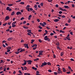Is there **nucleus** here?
I'll list each match as a JSON object with an SVG mask.
<instances>
[{
    "label": "nucleus",
    "instance_id": "obj_1",
    "mask_svg": "<svg viewBox=\"0 0 75 75\" xmlns=\"http://www.w3.org/2000/svg\"><path fill=\"white\" fill-rule=\"evenodd\" d=\"M42 53H43V51H39V55H38V57H40L41 55H42Z\"/></svg>",
    "mask_w": 75,
    "mask_h": 75
},
{
    "label": "nucleus",
    "instance_id": "obj_2",
    "mask_svg": "<svg viewBox=\"0 0 75 75\" xmlns=\"http://www.w3.org/2000/svg\"><path fill=\"white\" fill-rule=\"evenodd\" d=\"M30 6L29 5H27L26 7V9L28 11H30Z\"/></svg>",
    "mask_w": 75,
    "mask_h": 75
},
{
    "label": "nucleus",
    "instance_id": "obj_3",
    "mask_svg": "<svg viewBox=\"0 0 75 75\" xmlns=\"http://www.w3.org/2000/svg\"><path fill=\"white\" fill-rule=\"evenodd\" d=\"M47 65V63L46 62H44L41 65V67H44V66H45V65Z\"/></svg>",
    "mask_w": 75,
    "mask_h": 75
},
{
    "label": "nucleus",
    "instance_id": "obj_4",
    "mask_svg": "<svg viewBox=\"0 0 75 75\" xmlns=\"http://www.w3.org/2000/svg\"><path fill=\"white\" fill-rule=\"evenodd\" d=\"M10 19V17H9V16H7L5 18V21H7L8 20V19Z\"/></svg>",
    "mask_w": 75,
    "mask_h": 75
},
{
    "label": "nucleus",
    "instance_id": "obj_5",
    "mask_svg": "<svg viewBox=\"0 0 75 75\" xmlns=\"http://www.w3.org/2000/svg\"><path fill=\"white\" fill-rule=\"evenodd\" d=\"M57 72L59 74H62V71L61 70V69H59V70H58Z\"/></svg>",
    "mask_w": 75,
    "mask_h": 75
},
{
    "label": "nucleus",
    "instance_id": "obj_6",
    "mask_svg": "<svg viewBox=\"0 0 75 75\" xmlns=\"http://www.w3.org/2000/svg\"><path fill=\"white\" fill-rule=\"evenodd\" d=\"M27 62H28V64H31L32 62V61L30 60H29L27 61Z\"/></svg>",
    "mask_w": 75,
    "mask_h": 75
},
{
    "label": "nucleus",
    "instance_id": "obj_7",
    "mask_svg": "<svg viewBox=\"0 0 75 75\" xmlns=\"http://www.w3.org/2000/svg\"><path fill=\"white\" fill-rule=\"evenodd\" d=\"M6 10H8L9 11H11V9L9 8V7H7L6 8Z\"/></svg>",
    "mask_w": 75,
    "mask_h": 75
},
{
    "label": "nucleus",
    "instance_id": "obj_8",
    "mask_svg": "<svg viewBox=\"0 0 75 75\" xmlns=\"http://www.w3.org/2000/svg\"><path fill=\"white\" fill-rule=\"evenodd\" d=\"M20 14V15H21L22 14V13L20 11H18L16 13V15H19Z\"/></svg>",
    "mask_w": 75,
    "mask_h": 75
},
{
    "label": "nucleus",
    "instance_id": "obj_9",
    "mask_svg": "<svg viewBox=\"0 0 75 75\" xmlns=\"http://www.w3.org/2000/svg\"><path fill=\"white\" fill-rule=\"evenodd\" d=\"M24 46H25V48H28V44H25L24 45Z\"/></svg>",
    "mask_w": 75,
    "mask_h": 75
},
{
    "label": "nucleus",
    "instance_id": "obj_10",
    "mask_svg": "<svg viewBox=\"0 0 75 75\" xmlns=\"http://www.w3.org/2000/svg\"><path fill=\"white\" fill-rule=\"evenodd\" d=\"M31 17H32V15H29L28 17V20H31Z\"/></svg>",
    "mask_w": 75,
    "mask_h": 75
},
{
    "label": "nucleus",
    "instance_id": "obj_11",
    "mask_svg": "<svg viewBox=\"0 0 75 75\" xmlns=\"http://www.w3.org/2000/svg\"><path fill=\"white\" fill-rule=\"evenodd\" d=\"M25 51V49H23L19 51L20 52H23V51Z\"/></svg>",
    "mask_w": 75,
    "mask_h": 75
},
{
    "label": "nucleus",
    "instance_id": "obj_12",
    "mask_svg": "<svg viewBox=\"0 0 75 75\" xmlns=\"http://www.w3.org/2000/svg\"><path fill=\"white\" fill-rule=\"evenodd\" d=\"M48 38L47 36H46L44 38V40H45V41L47 40V39Z\"/></svg>",
    "mask_w": 75,
    "mask_h": 75
},
{
    "label": "nucleus",
    "instance_id": "obj_13",
    "mask_svg": "<svg viewBox=\"0 0 75 75\" xmlns=\"http://www.w3.org/2000/svg\"><path fill=\"white\" fill-rule=\"evenodd\" d=\"M32 68L34 70H35V71H36V70L37 69V68L34 67H32Z\"/></svg>",
    "mask_w": 75,
    "mask_h": 75
},
{
    "label": "nucleus",
    "instance_id": "obj_14",
    "mask_svg": "<svg viewBox=\"0 0 75 75\" xmlns=\"http://www.w3.org/2000/svg\"><path fill=\"white\" fill-rule=\"evenodd\" d=\"M40 24L41 25H42V27H45L44 25V24L42 23H40Z\"/></svg>",
    "mask_w": 75,
    "mask_h": 75
},
{
    "label": "nucleus",
    "instance_id": "obj_15",
    "mask_svg": "<svg viewBox=\"0 0 75 75\" xmlns=\"http://www.w3.org/2000/svg\"><path fill=\"white\" fill-rule=\"evenodd\" d=\"M64 7L65 8H69V7L68 6H64Z\"/></svg>",
    "mask_w": 75,
    "mask_h": 75
},
{
    "label": "nucleus",
    "instance_id": "obj_16",
    "mask_svg": "<svg viewBox=\"0 0 75 75\" xmlns=\"http://www.w3.org/2000/svg\"><path fill=\"white\" fill-rule=\"evenodd\" d=\"M63 71L64 72H66V69H65L64 68H63Z\"/></svg>",
    "mask_w": 75,
    "mask_h": 75
},
{
    "label": "nucleus",
    "instance_id": "obj_17",
    "mask_svg": "<svg viewBox=\"0 0 75 75\" xmlns=\"http://www.w3.org/2000/svg\"><path fill=\"white\" fill-rule=\"evenodd\" d=\"M27 32H28V33H31V30H27Z\"/></svg>",
    "mask_w": 75,
    "mask_h": 75
},
{
    "label": "nucleus",
    "instance_id": "obj_18",
    "mask_svg": "<svg viewBox=\"0 0 75 75\" xmlns=\"http://www.w3.org/2000/svg\"><path fill=\"white\" fill-rule=\"evenodd\" d=\"M59 21V20L57 19H55L54 21V22H58Z\"/></svg>",
    "mask_w": 75,
    "mask_h": 75
},
{
    "label": "nucleus",
    "instance_id": "obj_19",
    "mask_svg": "<svg viewBox=\"0 0 75 75\" xmlns=\"http://www.w3.org/2000/svg\"><path fill=\"white\" fill-rule=\"evenodd\" d=\"M14 14H15V12L13 11L11 15V16H13V15H14Z\"/></svg>",
    "mask_w": 75,
    "mask_h": 75
},
{
    "label": "nucleus",
    "instance_id": "obj_20",
    "mask_svg": "<svg viewBox=\"0 0 75 75\" xmlns=\"http://www.w3.org/2000/svg\"><path fill=\"white\" fill-rule=\"evenodd\" d=\"M17 23V22L16 21H15L14 22H13L12 25H15V24Z\"/></svg>",
    "mask_w": 75,
    "mask_h": 75
},
{
    "label": "nucleus",
    "instance_id": "obj_21",
    "mask_svg": "<svg viewBox=\"0 0 75 75\" xmlns=\"http://www.w3.org/2000/svg\"><path fill=\"white\" fill-rule=\"evenodd\" d=\"M23 28L25 29H28V27L27 26H23Z\"/></svg>",
    "mask_w": 75,
    "mask_h": 75
},
{
    "label": "nucleus",
    "instance_id": "obj_22",
    "mask_svg": "<svg viewBox=\"0 0 75 75\" xmlns=\"http://www.w3.org/2000/svg\"><path fill=\"white\" fill-rule=\"evenodd\" d=\"M24 75H30V74L28 73H25L24 74Z\"/></svg>",
    "mask_w": 75,
    "mask_h": 75
},
{
    "label": "nucleus",
    "instance_id": "obj_23",
    "mask_svg": "<svg viewBox=\"0 0 75 75\" xmlns=\"http://www.w3.org/2000/svg\"><path fill=\"white\" fill-rule=\"evenodd\" d=\"M13 39V38H9L8 39V41H10V40H12Z\"/></svg>",
    "mask_w": 75,
    "mask_h": 75
},
{
    "label": "nucleus",
    "instance_id": "obj_24",
    "mask_svg": "<svg viewBox=\"0 0 75 75\" xmlns=\"http://www.w3.org/2000/svg\"><path fill=\"white\" fill-rule=\"evenodd\" d=\"M26 62H24L23 64H22V65H26L27 64Z\"/></svg>",
    "mask_w": 75,
    "mask_h": 75
},
{
    "label": "nucleus",
    "instance_id": "obj_25",
    "mask_svg": "<svg viewBox=\"0 0 75 75\" xmlns=\"http://www.w3.org/2000/svg\"><path fill=\"white\" fill-rule=\"evenodd\" d=\"M13 4H8V6H9L10 7H11V6H13Z\"/></svg>",
    "mask_w": 75,
    "mask_h": 75
},
{
    "label": "nucleus",
    "instance_id": "obj_26",
    "mask_svg": "<svg viewBox=\"0 0 75 75\" xmlns=\"http://www.w3.org/2000/svg\"><path fill=\"white\" fill-rule=\"evenodd\" d=\"M66 38H67V40H71V39H70V38L69 37H66Z\"/></svg>",
    "mask_w": 75,
    "mask_h": 75
},
{
    "label": "nucleus",
    "instance_id": "obj_27",
    "mask_svg": "<svg viewBox=\"0 0 75 75\" xmlns=\"http://www.w3.org/2000/svg\"><path fill=\"white\" fill-rule=\"evenodd\" d=\"M71 21V19H69L68 20V23H70Z\"/></svg>",
    "mask_w": 75,
    "mask_h": 75
},
{
    "label": "nucleus",
    "instance_id": "obj_28",
    "mask_svg": "<svg viewBox=\"0 0 75 75\" xmlns=\"http://www.w3.org/2000/svg\"><path fill=\"white\" fill-rule=\"evenodd\" d=\"M60 33H65V32L64 31H62V30H60Z\"/></svg>",
    "mask_w": 75,
    "mask_h": 75
},
{
    "label": "nucleus",
    "instance_id": "obj_29",
    "mask_svg": "<svg viewBox=\"0 0 75 75\" xmlns=\"http://www.w3.org/2000/svg\"><path fill=\"white\" fill-rule=\"evenodd\" d=\"M64 55V53L63 52H62L61 53V56L62 57V56H63Z\"/></svg>",
    "mask_w": 75,
    "mask_h": 75
},
{
    "label": "nucleus",
    "instance_id": "obj_30",
    "mask_svg": "<svg viewBox=\"0 0 75 75\" xmlns=\"http://www.w3.org/2000/svg\"><path fill=\"white\" fill-rule=\"evenodd\" d=\"M43 4L44 3H40V5L41 6H43Z\"/></svg>",
    "mask_w": 75,
    "mask_h": 75
},
{
    "label": "nucleus",
    "instance_id": "obj_31",
    "mask_svg": "<svg viewBox=\"0 0 75 75\" xmlns=\"http://www.w3.org/2000/svg\"><path fill=\"white\" fill-rule=\"evenodd\" d=\"M59 9L60 10H61V11H64V9L61 7L59 8Z\"/></svg>",
    "mask_w": 75,
    "mask_h": 75
},
{
    "label": "nucleus",
    "instance_id": "obj_32",
    "mask_svg": "<svg viewBox=\"0 0 75 75\" xmlns=\"http://www.w3.org/2000/svg\"><path fill=\"white\" fill-rule=\"evenodd\" d=\"M10 49H11V47H8L7 48V50H10Z\"/></svg>",
    "mask_w": 75,
    "mask_h": 75
},
{
    "label": "nucleus",
    "instance_id": "obj_33",
    "mask_svg": "<svg viewBox=\"0 0 75 75\" xmlns=\"http://www.w3.org/2000/svg\"><path fill=\"white\" fill-rule=\"evenodd\" d=\"M37 5L36 4L34 6V8H37Z\"/></svg>",
    "mask_w": 75,
    "mask_h": 75
},
{
    "label": "nucleus",
    "instance_id": "obj_34",
    "mask_svg": "<svg viewBox=\"0 0 75 75\" xmlns=\"http://www.w3.org/2000/svg\"><path fill=\"white\" fill-rule=\"evenodd\" d=\"M20 3L21 4H24V2H20Z\"/></svg>",
    "mask_w": 75,
    "mask_h": 75
},
{
    "label": "nucleus",
    "instance_id": "obj_35",
    "mask_svg": "<svg viewBox=\"0 0 75 75\" xmlns=\"http://www.w3.org/2000/svg\"><path fill=\"white\" fill-rule=\"evenodd\" d=\"M7 23H6L4 24H3V25L4 26H6V25H7Z\"/></svg>",
    "mask_w": 75,
    "mask_h": 75
},
{
    "label": "nucleus",
    "instance_id": "obj_36",
    "mask_svg": "<svg viewBox=\"0 0 75 75\" xmlns=\"http://www.w3.org/2000/svg\"><path fill=\"white\" fill-rule=\"evenodd\" d=\"M59 14H62V11H59Z\"/></svg>",
    "mask_w": 75,
    "mask_h": 75
},
{
    "label": "nucleus",
    "instance_id": "obj_37",
    "mask_svg": "<svg viewBox=\"0 0 75 75\" xmlns=\"http://www.w3.org/2000/svg\"><path fill=\"white\" fill-rule=\"evenodd\" d=\"M47 65H51V63H50V62H48L47 63Z\"/></svg>",
    "mask_w": 75,
    "mask_h": 75
},
{
    "label": "nucleus",
    "instance_id": "obj_38",
    "mask_svg": "<svg viewBox=\"0 0 75 75\" xmlns=\"http://www.w3.org/2000/svg\"><path fill=\"white\" fill-rule=\"evenodd\" d=\"M18 72H19V73H20V74H23V73H22V72H21V71L19 70Z\"/></svg>",
    "mask_w": 75,
    "mask_h": 75
},
{
    "label": "nucleus",
    "instance_id": "obj_39",
    "mask_svg": "<svg viewBox=\"0 0 75 75\" xmlns=\"http://www.w3.org/2000/svg\"><path fill=\"white\" fill-rule=\"evenodd\" d=\"M23 68L24 70H26V69H27V67H24Z\"/></svg>",
    "mask_w": 75,
    "mask_h": 75
},
{
    "label": "nucleus",
    "instance_id": "obj_40",
    "mask_svg": "<svg viewBox=\"0 0 75 75\" xmlns=\"http://www.w3.org/2000/svg\"><path fill=\"white\" fill-rule=\"evenodd\" d=\"M21 1V0H19L16 1V3H18V2H20V1Z\"/></svg>",
    "mask_w": 75,
    "mask_h": 75
},
{
    "label": "nucleus",
    "instance_id": "obj_41",
    "mask_svg": "<svg viewBox=\"0 0 75 75\" xmlns=\"http://www.w3.org/2000/svg\"><path fill=\"white\" fill-rule=\"evenodd\" d=\"M57 48L59 50H61V48H60V47H59V46H58L57 47Z\"/></svg>",
    "mask_w": 75,
    "mask_h": 75
},
{
    "label": "nucleus",
    "instance_id": "obj_42",
    "mask_svg": "<svg viewBox=\"0 0 75 75\" xmlns=\"http://www.w3.org/2000/svg\"><path fill=\"white\" fill-rule=\"evenodd\" d=\"M47 40L48 41L50 42V38H47Z\"/></svg>",
    "mask_w": 75,
    "mask_h": 75
},
{
    "label": "nucleus",
    "instance_id": "obj_43",
    "mask_svg": "<svg viewBox=\"0 0 75 75\" xmlns=\"http://www.w3.org/2000/svg\"><path fill=\"white\" fill-rule=\"evenodd\" d=\"M12 27H16V25H12Z\"/></svg>",
    "mask_w": 75,
    "mask_h": 75
},
{
    "label": "nucleus",
    "instance_id": "obj_44",
    "mask_svg": "<svg viewBox=\"0 0 75 75\" xmlns=\"http://www.w3.org/2000/svg\"><path fill=\"white\" fill-rule=\"evenodd\" d=\"M24 17H22V18H21L20 19L21 20H24Z\"/></svg>",
    "mask_w": 75,
    "mask_h": 75
},
{
    "label": "nucleus",
    "instance_id": "obj_45",
    "mask_svg": "<svg viewBox=\"0 0 75 75\" xmlns=\"http://www.w3.org/2000/svg\"><path fill=\"white\" fill-rule=\"evenodd\" d=\"M30 11H33V8H29Z\"/></svg>",
    "mask_w": 75,
    "mask_h": 75
},
{
    "label": "nucleus",
    "instance_id": "obj_46",
    "mask_svg": "<svg viewBox=\"0 0 75 75\" xmlns=\"http://www.w3.org/2000/svg\"><path fill=\"white\" fill-rule=\"evenodd\" d=\"M3 62V60H1L0 63L1 64Z\"/></svg>",
    "mask_w": 75,
    "mask_h": 75
},
{
    "label": "nucleus",
    "instance_id": "obj_47",
    "mask_svg": "<svg viewBox=\"0 0 75 75\" xmlns=\"http://www.w3.org/2000/svg\"><path fill=\"white\" fill-rule=\"evenodd\" d=\"M48 72H52V71H51V70H48Z\"/></svg>",
    "mask_w": 75,
    "mask_h": 75
},
{
    "label": "nucleus",
    "instance_id": "obj_48",
    "mask_svg": "<svg viewBox=\"0 0 75 75\" xmlns=\"http://www.w3.org/2000/svg\"><path fill=\"white\" fill-rule=\"evenodd\" d=\"M70 60L71 61H74V59H70Z\"/></svg>",
    "mask_w": 75,
    "mask_h": 75
},
{
    "label": "nucleus",
    "instance_id": "obj_49",
    "mask_svg": "<svg viewBox=\"0 0 75 75\" xmlns=\"http://www.w3.org/2000/svg\"><path fill=\"white\" fill-rule=\"evenodd\" d=\"M21 68H22V71H24V68H23V67H21Z\"/></svg>",
    "mask_w": 75,
    "mask_h": 75
},
{
    "label": "nucleus",
    "instance_id": "obj_50",
    "mask_svg": "<svg viewBox=\"0 0 75 75\" xmlns=\"http://www.w3.org/2000/svg\"><path fill=\"white\" fill-rule=\"evenodd\" d=\"M36 72V74H40V72H39V71H37Z\"/></svg>",
    "mask_w": 75,
    "mask_h": 75
},
{
    "label": "nucleus",
    "instance_id": "obj_51",
    "mask_svg": "<svg viewBox=\"0 0 75 75\" xmlns=\"http://www.w3.org/2000/svg\"><path fill=\"white\" fill-rule=\"evenodd\" d=\"M56 45H59V43L57 42V43Z\"/></svg>",
    "mask_w": 75,
    "mask_h": 75
},
{
    "label": "nucleus",
    "instance_id": "obj_52",
    "mask_svg": "<svg viewBox=\"0 0 75 75\" xmlns=\"http://www.w3.org/2000/svg\"><path fill=\"white\" fill-rule=\"evenodd\" d=\"M53 35H54V33H50V35H51V36Z\"/></svg>",
    "mask_w": 75,
    "mask_h": 75
},
{
    "label": "nucleus",
    "instance_id": "obj_53",
    "mask_svg": "<svg viewBox=\"0 0 75 75\" xmlns=\"http://www.w3.org/2000/svg\"><path fill=\"white\" fill-rule=\"evenodd\" d=\"M37 49V47H34L33 48V49L34 50H36V49Z\"/></svg>",
    "mask_w": 75,
    "mask_h": 75
},
{
    "label": "nucleus",
    "instance_id": "obj_54",
    "mask_svg": "<svg viewBox=\"0 0 75 75\" xmlns=\"http://www.w3.org/2000/svg\"><path fill=\"white\" fill-rule=\"evenodd\" d=\"M38 27H39V28L40 29H42V27H41L40 26H39Z\"/></svg>",
    "mask_w": 75,
    "mask_h": 75
},
{
    "label": "nucleus",
    "instance_id": "obj_55",
    "mask_svg": "<svg viewBox=\"0 0 75 75\" xmlns=\"http://www.w3.org/2000/svg\"><path fill=\"white\" fill-rule=\"evenodd\" d=\"M27 34H28V35H30V36H31V34H30L29 33H28Z\"/></svg>",
    "mask_w": 75,
    "mask_h": 75
},
{
    "label": "nucleus",
    "instance_id": "obj_56",
    "mask_svg": "<svg viewBox=\"0 0 75 75\" xmlns=\"http://www.w3.org/2000/svg\"><path fill=\"white\" fill-rule=\"evenodd\" d=\"M45 31L46 34H47L48 33V31L47 30H45Z\"/></svg>",
    "mask_w": 75,
    "mask_h": 75
},
{
    "label": "nucleus",
    "instance_id": "obj_57",
    "mask_svg": "<svg viewBox=\"0 0 75 75\" xmlns=\"http://www.w3.org/2000/svg\"><path fill=\"white\" fill-rule=\"evenodd\" d=\"M54 75H57V72H54Z\"/></svg>",
    "mask_w": 75,
    "mask_h": 75
},
{
    "label": "nucleus",
    "instance_id": "obj_58",
    "mask_svg": "<svg viewBox=\"0 0 75 75\" xmlns=\"http://www.w3.org/2000/svg\"><path fill=\"white\" fill-rule=\"evenodd\" d=\"M72 7H75V5L74 4H72Z\"/></svg>",
    "mask_w": 75,
    "mask_h": 75
},
{
    "label": "nucleus",
    "instance_id": "obj_59",
    "mask_svg": "<svg viewBox=\"0 0 75 75\" xmlns=\"http://www.w3.org/2000/svg\"><path fill=\"white\" fill-rule=\"evenodd\" d=\"M6 71V68H4V71Z\"/></svg>",
    "mask_w": 75,
    "mask_h": 75
},
{
    "label": "nucleus",
    "instance_id": "obj_60",
    "mask_svg": "<svg viewBox=\"0 0 75 75\" xmlns=\"http://www.w3.org/2000/svg\"><path fill=\"white\" fill-rule=\"evenodd\" d=\"M52 1V0H48V1L49 2H51V1Z\"/></svg>",
    "mask_w": 75,
    "mask_h": 75
},
{
    "label": "nucleus",
    "instance_id": "obj_61",
    "mask_svg": "<svg viewBox=\"0 0 75 75\" xmlns=\"http://www.w3.org/2000/svg\"><path fill=\"white\" fill-rule=\"evenodd\" d=\"M24 42V40H21V42Z\"/></svg>",
    "mask_w": 75,
    "mask_h": 75
},
{
    "label": "nucleus",
    "instance_id": "obj_62",
    "mask_svg": "<svg viewBox=\"0 0 75 75\" xmlns=\"http://www.w3.org/2000/svg\"><path fill=\"white\" fill-rule=\"evenodd\" d=\"M3 43H5V42H6V41L5 40H4L2 41Z\"/></svg>",
    "mask_w": 75,
    "mask_h": 75
},
{
    "label": "nucleus",
    "instance_id": "obj_63",
    "mask_svg": "<svg viewBox=\"0 0 75 75\" xmlns=\"http://www.w3.org/2000/svg\"><path fill=\"white\" fill-rule=\"evenodd\" d=\"M39 41L40 42H42V41H41L40 39L39 40Z\"/></svg>",
    "mask_w": 75,
    "mask_h": 75
},
{
    "label": "nucleus",
    "instance_id": "obj_64",
    "mask_svg": "<svg viewBox=\"0 0 75 75\" xmlns=\"http://www.w3.org/2000/svg\"><path fill=\"white\" fill-rule=\"evenodd\" d=\"M55 6L56 7H58V5L56 4V5Z\"/></svg>",
    "mask_w": 75,
    "mask_h": 75
}]
</instances>
